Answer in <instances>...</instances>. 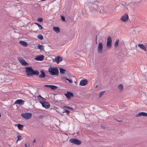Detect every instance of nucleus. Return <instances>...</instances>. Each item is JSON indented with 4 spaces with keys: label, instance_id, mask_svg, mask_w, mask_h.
I'll use <instances>...</instances> for the list:
<instances>
[{
    "label": "nucleus",
    "instance_id": "nucleus-1",
    "mask_svg": "<svg viewBox=\"0 0 147 147\" xmlns=\"http://www.w3.org/2000/svg\"><path fill=\"white\" fill-rule=\"evenodd\" d=\"M48 71L49 74L51 75H57L59 72V70L56 67L52 68L51 67H50L49 68Z\"/></svg>",
    "mask_w": 147,
    "mask_h": 147
},
{
    "label": "nucleus",
    "instance_id": "nucleus-2",
    "mask_svg": "<svg viewBox=\"0 0 147 147\" xmlns=\"http://www.w3.org/2000/svg\"><path fill=\"white\" fill-rule=\"evenodd\" d=\"M69 141L71 143L77 145H80L82 143L80 140L75 138L71 139Z\"/></svg>",
    "mask_w": 147,
    "mask_h": 147
},
{
    "label": "nucleus",
    "instance_id": "nucleus-3",
    "mask_svg": "<svg viewBox=\"0 0 147 147\" xmlns=\"http://www.w3.org/2000/svg\"><path fill=\"white\" fill-rule=\"evenodd\" d=\"M33 69L31 67H28L26 68V71L28 76H32Z\"/></svg>",
    "mask_w": 147,
    "mask_h": 147
},
{
    "label": "nucleus",
    "instance_id": "nucleus-4",
    "mask_svg": "<svg viewBox=\"0 0 147 147\" xmlns=\"http://www.w3.org/2000/svg\"><path fill=\"white\" fill-rule=\"evenodd\" d=\"M39 102L41 104L42 106L45 108L47 109L50 107V104L47 101H39Z\"/></svg>",
    "mask_w": 147,
    "mask_h": 147
},
{
    "label": "nucleus",
    "instance_id": "nucleus-5",
    "mask_svg": "<svg viewBox=\"0 0 147 147\" xmlns=\"http://www.w3.org/2000/svg\"><path fill=\"white\" fill-rule=\"evenodd\" d=\"M32 115V114L30 113H23L21 115L22 116L23 118L26 119H30Z\"/></svg>",
    "mask_w": 147,
    "mask_h": 147
},
{
    "label": "nucleus",
    "instance_id": "nucleus-6",
    "mask_svg": "<svg viewBox=\"0 0 147 147\" xmlns=\"http://www.w3.org/2000/svg\"><path fill=\"white\" fill-rule=\"evenodd\" d=\"M112 45V39L111 37L109 36L107 38V46L108 48L110 49Z\"/></svg>",
    "mask_w": 147,
    "mask_h": 147
},
{
    "label": "nucleus",
    "instance_id": "nucleus-7",
    "mask_svg": "<svg viewBox=\"0 0 147 147\" xmlns=\"http://www.w3.org/2000/svg\"><path fill=\"white\" fill-rule=\"evenodd\" d=\"M103 48V45L101 42H100L98 43V51L100 53H101L102 52V50Z\"/></svg>",
    "mask_w": 147,
    "mask_h": 147
},
{
    "label": "nucleus",
    "instance_id": "nucleus-8",
    "mask_svg": "<svg viewBox=\"0 0 147 147\" xmlns=\"http://www.w3.org/2000/svg\"><path fill=\"white\" fill-rule=\"evenodd\" d=\"M65 95L68 99H69L71 97H73L74 96L73 94L69 91H67L66 93L65 94Z\"/></svg>",
    "mask_w": 147,
    "mask_h": 147
},
{
    "label": "nucleus",
    "instance_id": "nucleus-9",
    "mask_svg": "<svg viewBox=\"0 0 147 147\" xmlns=\"http://www.w3.org/2000/svg\"><path fill=\"white\" fill-rule=\"evenodd\" d=\"M138 46L142 50H143L145 51H146V49L147 48V47H146V45H144L142 44H140L138 45Z\"/></svg>",
    "mask_w": 147,
    "mask_h": 147
},
{
    "label": "nucleus",
    "instance_id": "nucleus-10",
    "mask_svg": "<svg viewBox=\"0 0 147 147\" xmlns=\"http://www.w3.org/2000/svg\"><path fill=\"white\" fill-rule=\"evenodd\" d=\"M62 57L59 56H57L55 57V61L57 64H58L60 62L62 61Z\"/></svg>",
    "mask_w": 147,
    "mask_h": 147
},
{
    "label": "nucleus",
    "instance_id": "nucleus-11",
    "mask_svg": "<svg viewBox=\"0 0 147 147\" xmlns=\"http://www.w3.org/2000/svg\"><path fill=\"white\" fill-rule=\"evenodd\" d=\"M24 101L21 99L17 100L15 102L14 104H17L20 105H22L24 104Z\"/></svg>",
    "mask_w": 147,
    "mask_h": 147
},
{
    "label": "nucleus",
    "instance_id": "nucleus-12",
    "mask_svg": "<svg viewBox=\"0 0 147 147\" xmlns=\"http://www.w3.org/2000/svg\"><path fill=\"white\" fill-rule=\"evenodd\" d=\"M128 18V16L127 14H126L123 16L121 18V20L123 21H126Z\"/></svg>",
    "mask_w": 147,
    "mask_h": 147
},
{
    "label": "nucleus",
    "instance_id": "nucleus-13",
    "mask_svg": "<svg viewBox=\"0 0 147 147\" xmlns=\"http://www.w3.org/2000/svg\"><path fill=\"white\" fill-rule=\"evenodd\" d=\"M142 116L147 117V113L144 112H141L136 115V117H138Z\"/></svg>",
    "mask_w": 147,
    "mask_h": 147
},
{
    "label": "nucleus",
    "instance_id": "nucleus-14",
    "mask_svg": "<svg viewBox=\"0 0 147 147\" xmlns=\"http://www.w3.org/2000/svg\"><path fill=\"white\" fill-rule=\"evenodd\" d=\"M88 83V81L86 79L82 80L80 83V84L81 86H84L86 85Z\"/></svg>",
    "mask_w": 147,
    "mask_h": 147
},
{
    "label": "nucleus",
    "instance_id": "nucleus-15",
    "mask_svg": "<svg viewBox=\"0 0 147 147\" xmlns=\"http://www.w3.org/2000/svg\"><path fill=\"white\" fill-rule=\"evenodd\" d=\"M19 60L20 63L23 65L26 66L28 64V63L25 60L21 58L19 59Z\"/></svg>",
    "mask_w": 147,
    "mask_h": 147
},
{
    "label": "nucleus",
    "instance_id": "nucleus-16",
    "mask_svg": "<svg viewBox=\"0 0 147 147\" xmlns=\"http://www.w3.org/2000/svg\"><path fill=\"white\" fill-rule=\"evenodd\" d=\"M44 57L43 55H39L37 56L35 58V59L36 61H42L44 59Z\"/></svg>",
    "mask_w": 147,
    "mask_h": 147
},
{
    "label": "nucleus",
    "instance_id": "nucleus-17",
    "mask_svg": "<svg viewBox=\"0 0 147 147\" xmlns=\"http://www.w3.org/2000/svg\"><path fill=\"white\" fill-rule=\"evenodd\" d=\"M44 86L46 87L50 88L51 89L53 90H55L57 88V86L53 85H46Z\"/></svg>",
    "mask_w": 147,
    "mask_h": 147
},
{
    "label": "nucleus",
    "instance_id": "nucleus-18",
    "mask_svg": "<svg viewBox=\"0 0 147 147\" xmlns=\"http://www.w3.org/2000/svg\"><path fill=\"white\" fill-rule=\"evenodd\" d=\"M62 80L64 81L65 82H66L68 83V82H67V81H68L69 83H72L73 82L72 81L70 80L67 78L65 76H63V77H62Z\"/></svg>",
    "mask_w": 147,
    "mask_h": 147
},
{
    "label": "nucleus",
    "instance_id": "nucleus-19",
    "mask_svg": "<svg viewBox=\"0 0 147 147\" xmlns=\"http://www.w3.org/2000/svg\"><path fill=\"white\" fill-rule=\"evenodd\" d=\"M40 74L38 76V77L40 78H43L45 76V74L42 70L40 71Z\"/></svg>",
    "mask_w": 147,
    "mask_h": 147
},
{
    "label": "nucleus",
    "instance_id": "nucleus-20",
    "mask_svg": "<svg viewBox=\"0 0 147 147\" xmlns=\"http://www.w3.org/2000/svg\"><path fill=\"white\" fill-rule=\"evenodd\" d=\"M53 30L57 33H58L60 32V29L58 27H54L53 28Z\"/></svg>",
    "mask_w": 147,
    "mask_h": 147
},
{
    "label": "nucleus",
    "instance_id": "nucleus-21",
    "mask_svg": "<svg viewBox=\"0 0 147 147\" xmlns=\"http://www.w3.org/2000/svg\"><path fill=\"white\" fill-rule=\"evenodd\" d=\"M39 73L38 70H34L33 69L32 76L33 75H39Z\"/></svg>",
    "mask_w": 147,
    "mask_h": 147
},
{
    "label": "nucleus",
    "instance_id": "nucleus-22",
    "mask_svg": "<svg viewBox=\"0 0 147 147\" xmlns=\"http://www.w3.org/2000/svg\"><path fill=\"white\" fill-rule=\"evenodd\" d=\"M15 126H17L18 127V128L20 130H22L24 127V125H23L20 124H16Z\"/></svg>",
    "mask_w": 147,
    "mask_h": 147
},
{
    "label": "nucleus",
    "instance_id": "nucleus-23",
    "mask_svg": "<svg viewBox=\"0 0 147 147\" xmlns=\"http://www.w3.org/2000/svg\"><path fill=\"white\" fill-rule=\"evenodd\" d=\"M19 42L24 47H26L27 46V43L24 41H21Z\"/></svg>",
    "mask_w": 147,
    "mask_h": 147
},
{
    "label": "nucleus",
    "instance_id": "nucleus-24",
    "mask_svg": "<svg viewBox=\"0 0 147 147\" xmlns=\"http://www.w3.org/2000/svg\"><path fill=\"white\" fill-rule=\"evenodd\" d=\"M59 71L60 73L62 74H63L65 73V71H66L65 69L62 68H60L59 69Z\"/></svg>",
    "mask_w": 147,
    "mask_h": 147
},
{
    "label": "nucleus",
    "instance_id": "nucleus-25",
    "mask_svg": "<svg viewBox=\"0 0 147 147\" xmlns=\"http://www.w3.org/2000/svg\"><path fill=\"white\" fill-rule=\"evenodd\" d=\"M37 98L38 100H39V101H42V100H45V98H42L40 95H39V96H38Z\"/></svg>",
    "mask_w": 147,
    "mask_h": 147
},
{
    "label": "nucleus",
    "instance_id": "nucleus-26",
    "mask_svg": "<svg viewBox=\"0 0 147 147\" xmlns=\"http://www.w3.org/2000/svg\"><path fill=\"white\" fill-rule=\"evenodd\" d=\"M119 40L118 39H117L116 40L115 42V47H117L119 45Z\"/></svg>",
    "mask_w": 147,
    "mask_h": 147
},
{
    "label": "nucleus",
    "instance_id": "nucleus-27",
    "mask_svg": "<svg viewBox=\"0 0 147 147\" xmlns=\"http://www.w3.org/2000/svg\"><path fill=\"white\" fill-rule=\"evenodd\" d=\"M35 24L38 26L40 30H41L43 28V27H42V26L38 23H35Z\"/></svg>",
    "mask_w": 147,
    "mask_h": 147
},
{
    "label": "nucleus",
    "instance_id": "nucleus-28",
    "mask_svg": "<svg viewBox=\"0 0 147 147\" xmlns=\"http://www.w3.org/2000/svg\"><path fill=\"white\" fill-rule=\"evenodd\" d=\"M37 38L41 40H42L43 38V36L41 34H38L37 35Z\"/></svg>",
    "mask_w": 147,
    "mask_h": 147
},
{
    "label": "nucleus",
    "instance_id": "nucleus-29",
    "mask_svg": "<svg viewBox=\"0 0 147 147\" xmlns=\"http://www.w3.org/2000/svg\"><path fill=\"white\" fill-rule=\"evenodd\" d=\"M17 142L18 140H20L22 139V136L20 135H18L17 137Z\"/></svg>",
    "mask_w": 147,
    "mask_h": 147
},
{
    "label": "nucleus",
    "instance_id": "nucleus-30",
    "mask_svg": "<svg viewBox=\"0 0 147 147\" xmlns=\"http://www.w3.org/2000/svg\"><path fill=\"white\" fill-rule=\"evenodd\" d=\"M118 88L120 90H121L123 89V86L122 84H121L119 86Z\"/></svg>",
    "mask_w": 147,
    "mask_h": 147
},
{
    "label": "nucleus",
    "instance_id": "nucleus-31",
    "mask_svg": "<svg viewBox=\"0 0 147 147\" xmlns=\"http://www.w3.org/2000/svg\"><path fill=\"white\" fill-rule=\"evenodd\" d=\"M37 48L38 49H40L41 51H42L43 48L42 47V46L40 45H39L37 46Z\"/></svg>",
    "mask_w": 147,
    "mask_h": 147
},
{
    "label": "nucleus",
    "instance_id": "nucleus-32",
    "mask_svg": "<svg viewBox=\"0 0 147 147\" xmlns=\"http://www.w3.org/2000/svg\"><path fill=\"white\" fill-rule=\"evenodd\" d=\"M105 92V91H102L100 92L99 94V98H101L103 95V93Z\"/></svg>",
    "mask_w": 147,
    "mask_h": 147
},
{
    "label": "nucleus",
    "instance_id": "nucleus-33",
    "mask_svg": "<svg viewBox=\"0 0 147 147\" xmlns=\"http://www.w3.org/2000/svg\"><path fill=\"white\" fill-rule=\"evenodd\" d=\"M70 112V111L66 109H64L62 112L63 113H66L68 114Z\"/></svg>",
    "mask_w": 147,
    "mask_h": 147
},
{
    "label": "nucleus",
    "instance_id": "nucleus-34",
    "mask_svg": "<svg viewBox=\"0 0 147 147\" xmlns=\"http://www.w3.org/2000/svg\"><path fill=\"white\" fill-rule=\"evenodd\" d=\"M37 20L38 21L42 22L43 21V19L42 18H38L37 19Z\"/></svg>",
    "mask_w": 147,
    "mask_h": 147
},
{
    "label": "nucleus",
    "instance_id": "nucleus-35",
    "mask_svg": "<svg viewBox=\"0 0 147 147\" xmlns=\"http://www.w3.org/2000/svg\"><path fill=\"white\" fill-rule=\"evenodd\" d=\"M61 19L63 21H65V18L64 16H61Z\"/></svg>",
    "mask_w": 147,
    "mask_h": 147
},
{
    "label": "nucleus",
    "instance_id": "nucleus-36",
    "mask_svg": "<svg viewBox=\"0 0 147 147\" xmlns=\"http://www.w3.org/2000/svg\"><path fill=\"white\" fill-rule=\"evenodd\" d=\"M63 107L64 108L68 109H70L71 108L70 107L66 106H64Z\"/></svg>",
    "mask_w": 147,
    "mask_h": 147
},
{
    "label": "nucleus",
    "instance_id": "nucleus-37",
    "mask_svg": "<svg viewBox=\"0 0 147 147\" xmlns=\"http://www.w3.org/2000/svg\"><path fill=\"white\" fill-rule=\"evenodd\" d=\"M25 147H28V146H27V144H25Z\"/></svg>",
    "mask_w": 147,
    "mask_h": 147
},
{
    "label": "nucleus",
    "instance_id": "nucleus-38",
    "mask_svg": "<svg viewBox=\"0 0 147 147\" xmlns=\"http://www.w3.org/2000/svg\"><path fill=\"white\" fill-rule=\"evenodd\" d=\"M35 142V140H33V143H34V142Z\"/></svg>",
    "mask_w": 147,
    "mask_h": 147
},
{
    "label": "nucleus",
    "instance_id": "nucleus-39",
    "mask_svg": "<svg viewBox=\"0 0 147 147\" xmlns=\"http://www.w3.org/2000/svg\"><path fill=\"white\" fill-rule=\"evenodd\" d=\"M119 121L121 122L122 121Z\"/></svg>",
    "mask_w": 147,
    "mask_h": 147
},
{
    "label": "nucleus",
    "instance_id": "nucleus-40",
    "mask_svg": "<svg viewBox=\"0 0 147 147\" xmlns=\"http://www.w3.org/2000/svg\"><path fill=\"white\" fill-rule=\"evenodd\" d=\"M97 86H98L97 85L96 86V87Z\"/></svg>",
    "mask_w": 147,
    "mask_h": 147
},
{
    "label": "nucleus",
    "instance_id": "nucleus-41",
    "mask_svg": "<svg viewBox=\"0 0 147 147\" xmlns=\"http://www.w3.org/2000/svg\"><path fill=\"white\" fill-rule=\"evenodd\" d=\"M1 114H0V117H1Z\"/></svg>",
    "mask_w": 147,
    "mask_h": 147
}]
</instances>
